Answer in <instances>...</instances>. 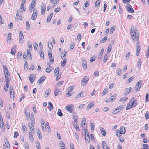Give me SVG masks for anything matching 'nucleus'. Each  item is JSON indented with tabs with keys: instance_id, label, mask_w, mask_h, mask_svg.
Wrapping results in <instances>:
<instances>
[{
	"instance_id": "59",
	"label": "nucleus",
	"mask_w": 149,
	"mask_h": 149,
	"mask_svg": "<svg viewBox=\"0 0 149 149\" xmlns=\"http://www.w3.org/2000/svg\"><path fill=\"white\" fill-rule=\"evenodd\" d=\"M34 47L35 50H37L38 48V45L37 43H36L34 44Z\"/></svg>"
},
{
	"instance_id": "56",
	"label": "nucleus",
	"mask_w": 149,
	"mask_h": 149,
	"mask_svg": "<svg viewBox=\"0 0 149 149\" xmlns=\"http://www.w3.org/2000/svg\"><path fill=\"white\" fill-rule=\"evenodd\" d=\"M63 82L64 81H63L59 82L57 83V85L58 87L60 86L63 83Z\"/></svg>"
},
{
	"instance_id": "5",
	"label": "nucleus",
	"mask_w": 149,
	"mask_h": 149,
	"mask_svg": "<svg viewBox=\"0 0 149 149\" xmlns=\"http://www.w3.org/2000/svg\"><path fill=\"white\" fill-rule=\"evenodd\" d=\"M126 9L127 11L131 13H132L134 12V10L133 9L131 6L130 4H127L126 6Z\"/></svg>"
},
{
	"instance_id": "34",
	"label": "nucleus",
	"mask_w": 149,
	"mask_h": 149,
	"mask_svg": "<svg viewBox=\"0 0 149 149\" xmlns=\"http://www.w3.org/2000/svg\"><path fill=\"white\" fill-rule=\"evenodd\" d=\"M123 109V106H120L116 108L115 109L116 111H118V112H120V111L122 110Z\"/></svg>"
},
{
	"instance_id": "20",
	"label": "nucleus",
	"mask_w": 149,
	"mask_h": 149,
	"mask_svg": "<svg viewBox=\"0 0 149 149\" xmlns=\"http://www.w3.org/2000/svg\"><path fill=\"white\" fill-rule=\"evenodd\" d=\"M51 91V90L49 88L48 90L46 91L45 94V97L46 98L49 95Z\"/></svg>"
},
{
	"instance_id": "39",
	"label": "nucleus",
	"mask_w": 149,
	"mask_h": 149,
	"mask_svg": "<svg viewBox=\"0 0 149 149\" xmlns=\"http://www.w3.org/2000/svg\"><path fill=\"white\" fill-rule=\"evenodd\" d=\"M37 134L38 136V137L40 139H42V136H41V133L40 130H38V133H37Z\"/></svg>"
},
{
	"instance_id": "4",
	"label": "nucleus",
	"mask_w": 149,
	"mask_h": 149,
	"mask_svg": "<svg viewBox=\"0 0 149 149\" xmlns=\"http://www.w3.org/2000/svg\"><path fill=\"white\" fill-rule=\"evenodd\" d=\"M143 83V80H139L138 82L136 83L135 88V90L136 91H138L141 88L142 83Z\"/></svg>"
},
{
	"instance_id": "46",
	"label": "nucleus",
	"mask_w": 149,
	"mask_h": 149,
	"mask_svg": "<svg viewBox=\"0 0 149 149\" xmlns=\"http://www.w3.org/2000/svg\"><path fill=\"white\" fill-rule=\"evenodd\" d=\"M89 3H88V1H86L85 3L84 4V5H83V7H84L86 8V7H88L89 5ZM83 9H85V8H84V7H83Z\"/></svg>"
},
{
	"instance_id": "3",
	"label": "nucleus",
	"mask_w": 149,
	"mask_h": 149,
	"mask_svg": "<svg viewBox=\"0 0 149 149\" xmlns=\"http://www.w3.org/2000/svg\"><path fill=\"white\" fill-rule=\"evenodd\" d=\"M88 77L85 76L81 80V83L83 86H84L88 82L89 80Z\"/></svg>"
},
{
	"instance_id": "63",
	"label": "nucleus",
	"mask_w": 149,
	"mask_h": 149,
	"mask_svg": "<svg viewBox=\"0 0 149 149\" xmlns=\"http://www.w3.org/2000/svg\"><path fill=\"white\" fill-rule=\"evenodd\" d=\"M145 117L146 119L149 118V113H148L147 111L146 113Z\"/></svg>"
},
{
	"instance_id": "21",
	"label": "nucleus",
	"mask_w": 149,
	"mask_h": 149,
	"mask_svg": "<svg viewBox=\"0 0 149 149\" xmlns=\"http://www.w3.org/2000/svg\"><path fill=\"white\" fill-rule=\"evenodd\" d=\"M28 126L31 131H33L34 130V125L32 123H29Z\"/></svg>"
},
{
	"instance_id": "58",
	"label": "nucleus",
	"mask_w": 149,
	"mask_h": 149,
	"mask_svg": "<svg viewBox=\"0 0 149 149\" xmlns=\"http://www.w3.org/2000/svg\"><path fill=\"white\" fill-rule=\"evenodd\" d=\"M121 132H125V133L126 131V129L124 127H122L120 128V130Z\"/></svg>"
},
{
	"instance_id": "28",
	"label": "nucleus",
	"mask_w": 149,
	"mask_h": 149,
	"mask_svg": "<svg viewBox=\"0 0 149 149\" xmlns=\"http://www.w3.org/2000/svg\"><path fill=\"white\" fill-rule=\"evenodd\" d=\"M86 123V121L85 118H83L81 123V126L82 127H84L85 126Z\"/></svg>"
},
{
	"instance_id": "48",
	"label": "nucleus",
	"mask_w": 149,
	"mask_h": 149,
	"mask_svg": "<svg viewBox=\"0 0 149 149\" xmlns=\"http://www.w3.org/2000/svg\"><path fill=\"white\" fill-rule=\"evenodd\" d=\"M29 136L30 140L31 141L33 140V138L32 134L30 132H29Z\"/></svg>"
},
{
	"instance_id": "35",
	"label": "nucleus",
	"mask_w": 149,
	"mask_h": 149,
	"mask_svg": "<svg viewBox=\"0 0 149 149\" xmlns=\"http://www.w3.org/2000/svg\"><path fill=\"white\" fill-rule=\"evenodd\" d=\"M77 117L78 116L77 114H75L73 116V119L74 121L76 123L77 122Z\"/></svg>"
},
{
	"instance_id": "19",
	"label": "nucleus",
	"mask_w": 149,
	"mask_h": 149,
	"mask_svg": "<svg viewBox=\"0 0 149 149\" xmlns=\"http://www.w3.org/2000/svg\"><path fill=\"white\" fill-rule=\"evenodd\" d=\"M16 49V46L15 45L11 49V54L14 55L15 53V49Z\"/></svg>"
},
{
	"instance_id": "47",
	"label": "nucleus",
	"mask_w": 149,
	"mask_h": 149,
	"mask_svg": "<svg viewBox=\"0 0 149 149\" xmlns=\"http://www.w3.org/2000/svg\"><path fill=\"white\" fill-rule=\"evenodd\" d=\"M59 91L57 89H56L54 91V95L55 96H57L59 95L58 92Z\"/></svg>"
},
{
	"instance_id": "2",
	"label": "nucleus",
	"mask_w": 149,
	"mask_h": 149,
	"mask_svg": "<svg viewBox=\"0 0 149 149\" xmlns=\"http://www.w3.org/2000/svg\"><path fill=\"white\" fill-rule=\"evenodd\" d=\"M74 106L72 105H70L66 106L65 107V110L70 113H72L73 111Z\"/></svg>"
},
{
	"instance_id": "41",
	"label": "nucleus",
	"mask_w": 149,
	"mask_h": 149,
	"mask_svg": "<svg viewBox=\"0 0 149 149\" xmlns=\"http://www.w3.org/2000/svg\"><path fill=\"white\" fill-rule=\"evenodd\" d=\"M58 110L59 111H58L57 113V115L60 117H62L63 116L62 113L61 111V110L59 109H58Z\"/></svg>"
},
{
	"instance_id": "15",
	"label": "nucleus",
	"mask_w": 149,
	"mask_h": 149,
	"mask_svg": "<svg viewBox=\"0 0 149 149\" xmlns=\"http://www.w3.org/2000/svg\"><path fill=\"white\" fill-rule=\"evenodd\" d=\"M22 17H21L19 16V10H17V12L16 15V19L17 20H18L19 19L20 20H22Z\"/></svg>"
},
{
	"instance_id": "49",
	"label": "nucleus",
	"mask_w": 149,
	"mask_h": 149,
	"mask_svg": "<svg viewBox=\"0 0 149 149\" xmlns=\"http://www.w3.org/2000/svg\"><path fill=\"white\" fill-rule=\"evenodd\" d=\"M127 97H123L121 98H120L119 100V101H126L127 100Z\"/></svg>"
},
{
	"instance_id": "54",
	"label": "nucleus",
	"mask_w": 149,
	"mask_h": 149,
	"mask_svg": "<svg viewBox=\"0 0 149 149\" xmlns=\"http://www.w3.org/2000/svg\"><path fill=\"white\" fill-rule=\"evenodd\" d=\"M61 10V8L60 7H58L57 8H56L54 10V11L55 13H57L59 11Z\"/></svg>"
},
{
	"instance_id": "60",
	"label": "nucleus",
	"mask_w": 149,
	"mask_h": 149,
	"mask_svg": "<svg viewBox=\"0 0 149 149\" xmlns=\"http://www.w3.org/2000/svg\"><path fill=\"white\" fill-rule=\"evenodd\" d=\"M108 58V56L107 55H105L103 61L104 63H106L107 61Z\"/></svg>"
},
{
	"instance_id": "12",
	"label": "nucleus",
	"mask_w": 149,
	"mask_h": 149,
	"mask_svg": "<svg viewBox=\"0 0 149 149\" xmlns=\"http://www.w3.org/2000/svg\"><path fill=\"white\" fill-rule=\"evenodd\" d=\"M131 89L132 88L131 87H130L126 89L125 90V93L124 94V95L125 96H127L130 93Z\"/></svg>"
},
{
	"instance_id": "25",
	"label": "nucleus",
	"mask_w": 149,
	"mask_h": 149,
	"mask_svg": "<svg viewBox=\"0 0 149 149\" xmlns=\"http://www.w3.org/2000/svg\"><path fill=\"white\" fill-rule=\"evenodd\" d=\"M48 104L49 105L48 107V109L50 111H51L53 109V104L51 102H49L48 103Z\"/></svg>"
},
{
	"instance_id": "17",
	"label": "nucleus",
	"mask_w": 149,
	"mask_h": 149,
	"mask_svg": "<svg viewBox=\"0 0 149 149\" xmlns=\"http://www.w3.org/2000/svg\"><path fill=\"white\" fill-rule=\"evenodd\" d=\"M4 141L5 142V144L6 146V147L8 148H10V144L9 143L8 140L7 138H5Z\"/></svg>"
},
{
	"instance_id": "27",
	"label": "nucleus",
	"mask_w": 149,
	"mask_h": 149,
	"mask_svg": "<svg viewBox=\"0 0 149 149\" xmlns=\"http://www.w3.org/2000/svg\"><path fill=\"white\" fill-rule=\"evenodd\" d=\"M141 63L142 62L141 59H139L138 60L137 63V66L139 69L141 68Z\"/></svg>"
},
{
	"instance_id": "62",
	"label": "nucleus",
	"mask_w": 149,
	"mask_h": 149,
	"mask_svg": "<svg viewBox=\"0 0 149 149\" xmlns=\"http://www.w3.org/2000/svg\"><path fill=\"white\" fill-rule=\"evenodd\" d=\"M36 146L38 149H41L40 144L39 142H37L36 143Z\"/></svg>"
},
{
	"instance_id": "18",
	"label": "nucleus",
	"mask_w": 149,
	"mask_h": 149,
	"mask_svg": "<svg viewBox=\"0 0 149 149\" xmlns=\"http://www.w3.org/2000/svg\"><path fill=\"white\" fill-rule=\"evenodd\" d=\"M66 52H61V58L62 59H65V58L66 57Z\"/></svg>"
},
{
	"instance_id": "14",
	"label": "nucleus",
	"mask_w": 149,
	"mask_h": 149,
	"mask_svg": "<svg viewBox=\"0 0 149 149\" xmlns=\"http://www.w3.org/2000/svg\"><path fill=\"white\" fill-rule=\"evenodd\" d=\"M36 0H35L34 1L33 0L32 2L30 4V7L29 9V10H30V8L32 9L33 8V7L35 6L36 3Z\"/></svg>"
},
{
	"instance_id": "13",
	"label": "nucleus",
	"mask_w": 149,
	"mask_h": 149,
	"mask_svg": "<svg viewBox=\"0 0 149 149\" xmlns=\"http://www.w3.org/2000/svg\"><path fill=\"white\" fill-rule=\"evenodd\" d=\"M139 44L138 43L137 44V48H136V55L138 56L140 53V50L141 49L140 46L139 45Z\"/></svg>"
},
{
	"instance_id": "51",
	"label": "nucleus",
	"mask_w": 149,
	"mask_h": 149,
	"mask_svg": "<svg viewBox=\"0 0 149 149\" xmlns=\"http://www.w3.org/2000/svg\"><path fill=\"white\" fill-rule=\"evenodd\" d=\"M26 29L27 30L29 29V28H30V24L28 21L26 22Z\"/></svg>"
},
{
	"instance_id": "36",
	"label": "nucleus",
	"mask_w": 149,
	"mask_h": 149,
	"mask_svg": "<svg viewBox=\"0 0 149 149\" xmlns=\"http://www.w3.org/2000/svg\"><path fill=\"white\" fill-rule=\"evenodd\" d=\"M59 68L58 67L56 68L54 71V72L56 74V73H57V74H56L55 75H56L57 74H59Z\"/></svg>"
},
{
	"instance_id": "64",
	"label": "nucleus",
	"mask_w": 149,
	"mask_h": 149,
	"mask_svg": "<svg viewBox=\"0 0 149 149\" xmlns=\"http://www.w3.org/2000/svg\"><path fill=\"white\" fill-rule=\"evenodd\" d=\"M22 56V53L21 52H18L17 56V58L18 59H20Z\"/></svg>"
},
{
	"instance_id": "32",
	"label": "nucleus",
	"mask_w": 149,
	"mask_h": 149,
	"mask_svg": "<svg viewBox=\"0 0 149 149\" xmlns=\"http://www.w3.org/2000/svg\"><path fill=\"white\" fill-rule=\"evenodd\" d=\"M66 60L67 59H65L63 61H62L61 62V65L62 66L64 67L65 66V64L66 63Z\"/></svg>"
},
{
	"instance_id": "22",
	"label": "nucleus",
	"mask_w": 149,
	"mask_h": 149,
	"mask_svg": "<svg viewBox=\"0 0 149 149\" xmlns=\"http://www.w3.org/2000/svg\"><path fill=\"white\" fill-rule=\"evenodd\" d=\"M53 69L51 66L48 67L46 69V72L47 73H49L53 70Z\"/></svg>"
},
{
	"instance_id": "11",
	"label": "nucleus",
	"mask_w": 149,
	"mask_h": 149,
	"mask_svg": "<svg viewBox=\"0 0 149 149\" xmlns=\"http://www.w3.org/2000/svg\"><path fill=\"white\" fill-rule=\"evenodd\" d=\"M46 78V77L45 76H43L41 77L38 81H39V83H40V84H39V85L41 84L42 83L45 79Z\"/></svg>"
},
{
	"instance_id": "53",
	"label": "nucleus",
	"mask_w": 149,
	"mask_h": 149,
	"mask_svg": "<svg viewBox=\"0 0 149 149\" xmlns=\"http://www.w3.org/2000/svg\"><path fill=\"white\" fill-rule=\"evenodd\" d=\"M148 97H149V94L148 93H146V95L145 97V102H146L148 101Z\"/></svg>"
},
{
	"instance_id": "43",
	"label": "nucleus",
	"mask_w": 149,
	"mask_h": 149,
	"mask_svg": "<svg viewBox=\"0 0 149 149\" xmlns=\"http://www.w3.org/2000/svg\"><path fill=\"white\" fill-rule=\"evenodd\" d=\"M48 47L50 49V50L51 51L52 50V49L53 48V45L51 43V42H50V43L49 44V43H48Z\"/></svg>"
},
{
	"instance_id": "9",
	"label": "nucleus",
	"mask_w": 149,
	"mask_h": 149,
	"mask_svg": "<svg viewBox=\"0 0 149 149\" xmlns=\"http://www.w3.org/2000/svg\"><path fill=\"white\" fill-rule=\"evenodd\" d=\"M25 114L27 120H28L30 118V113L29 109L26 108L25 109Z\"/></svg>"
},
{
	"instance_id": "7",
	"label": "nucleus",
	"mask_w": 149,
	"mask_h": 149,
	"mask_svg": "<svg viewBox=\"0 0 149 149\" xmlns=\"http://www.w3.org/2000/svg\"><path fill=\"white\" fill-rule=\"evenodd\" d=\"M130 103H131L134 107H135L137 104V100H134V97L132 98L130 100Z\"/></svg>"
},
{
	"instance_id": "30",
	"label": "nucleus",
	"mask_w": 149,
	"mask_h": 149,
	"mask_svg": "<svg viewBox=\"0 0 149 149\" xmlns=\"http://www.w3.org/2000/svg\"><path fill=\"white\" fill-rule=\"evenodd\" d=\"M112 48V46L111 44H110L108 47L107 51V53L108 54L111 51V49Z\"/></svg>"
},
{
	"instance_id": "61",
	"label": "nucleus",
	"mask_w": 149,
	"mask_h": 149,
	"mask_svg": "<svg viewBox=\"0 0 149 149\" xmlns=\"http://www.w3.org/2000/svg\"><path fill=\"white\" fill-rule=\"evenodd\" d=\"M143 146L146 149H149V146L148 145L146 144H143Z\"/></svg>"
},
{
	"instance_id": "8",
	"label": "nucleus",
	"mask_w": 149,
	"mask_h": 149,
	"mask_svg": "<svg viewBox=\"0 0 149 149\" xmlns=\"http://www.w3.org/2000/svg\"><path fill=\"white\" fill-rule=\"evenodd\" d=\"M37 12L36 10H34L32 14L31 19L33 20H35L37 18Z\"/></svg>"
},
{
	"instance_id": "31",
	"label": "nucleus",
	"mask_w": 149,
	"mask_h": 149,
	"mask_svg": "<svg viewBox=\"0 0 149 149\" xmlns=\"http://www.w3.org/2000/svg\"><path fill=\"white\" fill-rule=\"evenodd\" d=\"M100 130L102 135L105 136L106 135V132L104 129L102 127H100Z\"/></svg>"
},
{
	"instance_id": "26",
	"label": "nucleus",
	"mask_w": 149,
	"mask_h": 149,
	"mask_svg": "<svg viewBox=\"0 0 149 149\" xmlns=\"http://www.w3.org/2000/svg\"><path fill=\"white\" fill-rule=\"evenodd\" d=\"M94 106V104H93V102H91L90 104H88L87 109L88 110L91 108L93 107Z\"/></svg>"
},
{
	"instance_id": "6",
	"label": "nucleus",
	"mask_w": 149,
	"mask_h": 149,
	"mask_svg": "<svg viewBox=\"0 0 149 149\" xmlns=\"http://www.w3.org/2000/svg\"><path fill=\"white\" fill-rule=\"evenodd\" d=\"M24 39L23 33L22 31H20L19 34V42L20 43L22 44L24 42Z\"/></svg>"
},
{
	"instance_id": "55",
	"label": "nucleus",
	"mask_w": 149,
	"mask_h": 149,
	"mask_svg": "<svg viewBox=\"0 0 149 149\" xmlns=\"http://www.w3.org/2000/svg\"><path fill=\"white\" fill-rule=\"evenodd\" d=\"M45 125H46L47 128L48 129V131H50V129L49 123L48 122H46Z\"/></svg>"
},
{
	"instance_id": "24",
	"label": "nucleus",
	"mask_w": 149,
	"mask_h": 149,
	"mask_svg": "<svg viewBox=\"0 0 149 149\" xmlns=\"http://www.w3.org/2000/svg\"><path fill=\"white\" fill-rule=\"evenodd\" d=\"M39 52L40 57L42 59H44V54L43 52L42 51V49L41 48L40 49Z\"/></svg>"
},
{
	"instance_id": "29",
	"label": "nucleus",
	"mask_w": 149,
	"mask_h": 149,
	"mask_svg": "<svg viewBox=\"0 0 149 149\" xmlns=\"http://www.w3.org/2000/svg\"><path fill=\"white\" fill-rule=\"evenodd\" d=\"M11 34L10 33H9L8 35H7V42H10V41L11 40Z\"/></svg>"
},
{
	"instance_id": "23",
	"label": "nucleus",
	"mask_w": 149,
	"mask_h": 149,
	"mask_svg": "<svg viewBox=\"0 0 149 149\" xmlns=\"http://www.w3.org/2000/svg\"><path fill=\"white\" fill-rule=\"evenodd\" d=\"M41 126L43 131H45L46 130V125L44 121H42V123Z\"/></svg>"
},
{
	"instance_id": "16",
	"label": "nucleus",
	"mask_w": 149,
	"mask_h": 149,
	"mask_svg": "<svg viewBox=\"0 0 149 149\" xmlns=\"http://www.w3.org/2000/svg\"><path fill=\"white\" fill-rule=\"evenodd\" d=\"M116 132L117 136L118 137L120 136V135H119V134H125V132H122L119 129H117L116 130Z\"/></svg>"
},
{
	"instance_id": "33",
	"label": "nucleus",
	"mask_w": 149,
	"mask_h": 149,
	"mask_svg": "<svg viewBox=\"0 0 149 149\" xmlns=\"http://www.w3.org/2000/svg\"><path fill=\"white\" fill-rule=\"evenodd\" d=\"M116 27L115 26H113L111 27L110 29V34H112L113 32V31L115 29Z\"/></svg>"
},
{
	"instance_id": "57",
	"label": "nucleus",
	"mask_w": 149,
	"mask_h": 149,
	"mask_svg": "<svg viewBox=\"0 0 149 149\" xmlns=\"http://www.w3.org/2000/svg\"><path fill=\"white\" fill-rule=\"evenodd\" d=\"M59 0H54V1L53 6H55L56 5H57L59 2Z\"/></svg>"
},
{
	"instance_id": "44",
	"label": "nucleus",
	"mask_w": 149,
	"mask_h": 149,
	"mask_svg": "<svg viewBox=\"0 0 149 149\" xmlns=\"http://www.w3.org/2000/svg\"><path fill=\"white\" fill-rule=\"evenodd\" d=\"M90 125H91V130L92 131H93L94 130V127H95L94 124V123H91Z\"/></svg>"
},
{
	"instance_id": "42",
	"label": "nucleus",
	"mask_w": 149,
	"mask_h": 149,
	"mask_svg": "<svg viewBox=\"0 0 149 149\" xmlns=\"http://www.w3.org/2000/svg\"><path fill=\"white\" fill-rule=\"evenodd\" d=\"M22 127L24 133L26 134V127L24 125H22Z\"/></svg>"
},
{
	"instance_id": "37",
	"label": "nucleus",
	"mask_w": 149,
	"mask_h": 149,
	"mask_svg": "<svg viewBox=\"0 0 149 149\" xmlns=\"http://www.w3.org/2000/svg\"><path fill=\"white\" fill-rule=\"evenodd\" d=\"M73 125H74V127H75V128L76 129V130L77 131H79L80 130L79 128V127L78 125L77 124L75 123H74Z\"/></svg>"
},
{
	"instance_id": "38",
	"label": "nucleus",
	"mask_w": 149,
	"mask_h": 149,
	"mask_svg": "<svg viewBox=\"0 0 149 149\" xmlns=\"http://www.w3.org/2000/svg\"><path fill=\"white\" fill-rule=\"evenodd\" d=\"M116 95H113L110 98L109 100V101H113L115 99V97H116Z\"/></svg>"
},
{
	"instance_id": "52",
	"label": "nucleus",
	"mask_w": 149,
	"mask_h": 149,
	"mask_svg": "<svg viewBox=\"0 0 149 149\" xmlns=\"http://www.w3.org/2000/svg\"><path fill=\"white\" fill-rule=\"evenodd\" d=\"M83 91H81L77 95L76 97V100H77L78 98L80 97H81V95L83 94Z\"/></svg>"
},
{
	"instance_id": "40",
	"label": "nucleus",
	"mask_w": 149,
	"mask_h": 149,
	"mask_svg": "<svg viewBox=\"0 0 149 149\" xmlns=\"http://www.w3.org/2000/svg\"><path fill=\"white\" fill-rule=\"evenodd\" d=\"M59 145L61 148L65 147V144L63 142L61 141L59 143Z\"/></svg>"
},
{
	"instance_id": "50",
	"label": "nucleus",
	"mask_w": 149,
	"mask_h": 149,
	"mask_svg": "<svg viewBox=\"0 0 149 149\" xmlns=\"http://www.w3.org/2000/svg\"><path fill=\"white\" fill-rule=\"evenodd\" d=\"M28 63L26 61L24 65V69L27 70L28 69Z\"/></svg>"
},
{
	"instance_id": "10",
	"label": "nucleus",
	"mask_w": 149,
	"mask_h": 149,
	"mask_svg": "<svg viewBox=\"0 0 149 149\" xmlns=\"http://www.w3.org/2000/svg\"><path fill=\"white\" fill-rule=\"evenodd\" d=\"M29 78L32 84L35 80V77L34 74H31L29 76Z\"/></svg>"
},
{
	"instance_id": "1",
	"label": "nucleus",
	"mask_w": 149,
	"mask_h": 149,
	"mask_svg": "<svg viewBox=\"0 0 149 149\" xmlns=\"http://www.w3.org/2000/svg\"><path fill=\"white\" fill-rule=\"evenodd\" d=\"M130 33L132 39L133 40H138L139 37V34L135 31L134 26L133 25H132L131 27Z\"/></svg>"
},
{
	"instance_id": "45",
	"label": "nucleus",
	"mask_w": 149,
	"mask_h": 149,
	"mask_svg": "<svg viewBox=\"0 0 149 149\" xmlns=\"http://www.w3.org/2000/svg\"><path fill=\"white\" fill-rule=\"evenodd\" d=\"M85 135L87 134V136L88 137V138H89V140L90 139V138L89 137V133L88 130L86 129H85Z\"/></svg>"
}]
</instances>
